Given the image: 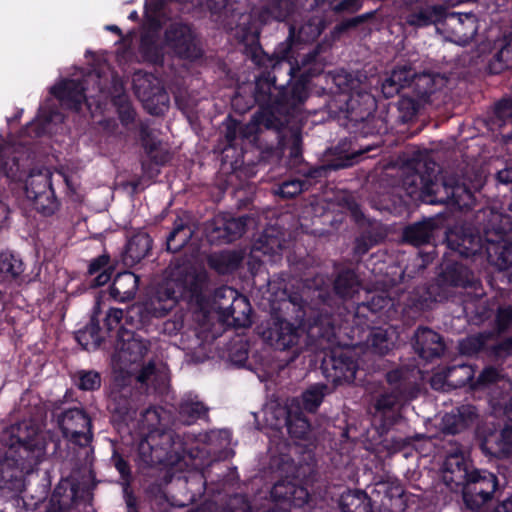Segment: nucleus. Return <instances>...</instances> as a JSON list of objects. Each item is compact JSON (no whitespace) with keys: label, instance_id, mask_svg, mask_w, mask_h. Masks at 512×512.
I'll list each match as a JSON object with an SVG mask.
<instances>
[{"label":"nucleus","instance_id":"60","mask_svg":"<svg viewBox=\"0 0 512 512\" xmlns=\"http://www.w3.org/2000/svg\"><path fill=\"white\" fill-rule=\"evenodd\" d=\"M321 33L319 24L315 21H308L305 25L298 29V40L301 42H309L317 38Z\"/></svg>","mask_w":512,"mask_h":512},{"label":"nucleus","instance_id":"46","mask_svg":"<svg viewBox=\"0 0 512 512\" xmlns=\"http://www.w3.org/2000/svg\"><path fill=\"white\" fill-rule=\"evenodd\" d=\"M425 105L418 97L412 95H403L398 101L399 119L406 123L410 121L418 112L421 106Z\"/></svg>","mask_w":512,"mask_h":512},{"label":"nucleus","instance_id":"35","mask_svg":"<svg viewBox=\"0 0 512 512\" xmlns=\"http://www.w3.org/2000/svg\"><path fill=\"white\" fill-rule=\"evenodd\" d=\"M401 399L402 393L398 388L390 393L382 394L374 405L375 417L387 419L388 425L394 424L398 416L395 412L400 405Z\"/></svg>","mask_w":512,"mask_h":512},{"label":"nucleus","instance_id":"9","mask_svg":"<svg viewBox=\"0 0 512 512\" xmlns=\"http://www.w3.org/2000/svg\"><path fill=\"white\" fill-rule=\"evenodd\" d=\"M347 106L350 120L361 125L362 134H379L387 129L384 119L372 114L375 101L369 93L352 95Z\"/></svg>","mask_w":512,"mask_h":512},{"label":"nucleus","instance_id":"32","mask_svg":"<svg viewBox=\"0 0 512 512\" xmlns=\"http://www.w3.org/2000/svg\"><path fill=\"white\" fill-rule=\"evenodd\" d=\"M152 248V239L143 231L134 234L126 245L124 261L127 265H135L144 259Z\"/></svg>","mask_w":512,"mask_h":512},{"label":"nucleus","instance_id":"27","mask_svg":"<svg viewBox=\"0 0 512 512\" xmlns=\"http://www.w3.org/2000/svg\"><path fill=\"white\" fill-rule=\"evenodd\" d=\"M85 88L83 84L75 80H65L51 89L61 104L67 108L79 110L81 104L85 102Z\"/></svg>","mask_w":512,"mask_h":512},{"label":"nucleus","instance_id":"8","mask_svg":"<svg viewBox=\"0 0 512 512\" xmlns=\"http://www.w3.org/2000/svg\"><path fill=\"white\" fill-rule=\"evenodd\" d=\"M133 88L145 109L152 115H160L168 108L169 96L161 81L153 74L138 71L133 76Z\"/></svg>","mask_w":512,"mask_h":512},{"label":"nucleus","instance_id":"53","mask_svg":"<svg viewBox=\"0 0 512 512\" xmlns=\"http://www.w3.org/2000/svg\"><path fill=\"white\" fill-rule=\"evenodd\" d=\"M142 428L147 429L148 433L153 430H161L160 426L162 425V419L159 409L157 408H148L142 414L141 418Z\"/></svg>","mask_w":512,"mask_h":512},{"label":"nucleus","instance_id":"48","mask_svg":"<svg viewBox=\"0 0 512 512\" xmlns=\"http://www.w3.org/2000/svg\"><path fill=\"white\" fill-rule=\"evenodd\" d=\"M328 387L325 384H315L308 388L302 395L304 408L314 412L327 394Z\"/></svg>","mask_w":512,"mask_h":512},{"label":"nucleus","instance_id":"7","mask_svg":"<svg viewBox=\"0 0 512 512\" xmlns=\"http://www.w3.org/2000/svg\"><path fill=\"white\" fill-rule=\"evenodd\" d=\"M16 437L19 442V465L22 471L29 472L43 458L46 448L45 434L38 424L23 421L17 427Z\"/></svg>","mask_w":512,"mask_h":512},{"label":"nucleus","instance_id":"21","mask_svg":"<svg viewBox=\"0 0 512 512\" xmlns=\"http://www.w3.org/2000/svg\"><path fill=\"white\" fill-rule=\"evenodd\" d=\"M447 83L448 79L445 75L435 72H424L417 74L413 80L412 93L425 104L433 103L444 88H446Z\"/></svg>","mask_w":512,"mask_h":512},{"label":"nucleus","instance_id":"28","mask_svg":"<svg viewBox=\"0 0 512 512\" xmlns=\"http://www.w3.org/2000/svg\"><path fill=\"white\" fill-rule=\"evenodd\" d=\"M446 9L442 5H425L411 9L405 21L413 27H424L431 24L441 25Z\"/></svg>","mask_w":512,"mask_h":512},{"label":"nucleus","instance_id":"49","mask_svg":"<svg viewBox=\"0 0 512 512\" xmlns=\"http://www.w3.org/2000/svg\"><path fill=\"white\" fill-rule=\"evenodd\" d=\"M208 408L198 401H184L180 405V415L187 424L206 416Z\"/></svg>","mask_w":512,"mask_h":512},{"label":"nucleus","instance_id":"18","mask_svg":"<svg viewBox=\"0 0 512 512\" xmlns=\"http://www.w3.org/2000/svg\"><path fill=\"white\" fill-rule=\"evenodd\" d=\"M446 241L451 250L464 257L476 255L484 247L480 235L467 225L452 227L446 234Z\"/></svg>","mask_w":512,"mask_h":512},{"label":"nucleus","instance_id":"52","mask_svg":"<svg viewBox=\"0 0 512 512\" xmlns=\"http://www.w3.org/2000/svg\"><path fill=\"white\" fill-rule=\"evenodd\" d=\"M385 237V233L376 232L375 235H372L370 232L365 233L358 237L355 241L354 252L355 254L362 256L376 243L382 240Z\"/></svg>","mask_w":512,"mask_h":512},{"label":"nucleus","instance_id":"56","mask_svg":"<svg viewBox=\"0 0 512 512\" xmlns=\"http://www.w3.org/2000/svg\"><path fill=\"white\" fill-rule=\"evenodd\" d=\"M304 190V182L294 179L283 182L276 191L283 198H292Z\"/></svg>","mask_w":512,"mask_h":512},{"label":"nucleus","instance_id":"39","mask_svg":"<svg viewBox=\"0 0 512 512\" xmlns=\"http://www.w3.org/2000/svg\"><path fill=\"white\" fill-rule=\"evenodd\" d=\"M435 228L436 224L433 219L425 220L406 228L404 238L412 245L420 246L430 242Z\"/></svg>","mask_w":512,"mask_h":512},{"label":"nucleus","instance_id":"3","mask_svg":"<svg viewBox=\"0 0 512 512\" xmlns=\"http://www.w3.org/2000/svg\"><path fill=\"white\" fill-rule=\"evenodd\" d=\"M425 167L429 176V183L424 201L429 204H447L459 209L470 208L474 204V190L479 185L468 186L465 181L454 175L439 176V168L433 161H426Z\"/></svg>","mask_w":512,"mask_h":512},{"label":"nucleus","instance_id":"5","mask_svg":"<svg viewBox=\"0 0 512 512\" xmlns=\"http://www.w3.org/2000/svg\"><path fill=\"white\" fill-rule=\"evenodd\" d=\"M184 454L181 439L171 431L153 430L138 445V463L143 468L176 465Z\"/></svg>","mask_w":512,"mask_h":512},{"label":"nucleus","instance_id":"1","mask_svg":"<svg viewBox=\"0 0 512 512\" xmlns=\"http://www.w3.org/2000/svg\"><path fill=\"white\" fill-rule=\"evenodd\" d=\"M205 280L203 270L190 261L176 259L167 268L166 283L142 303L140 311L152 317H163L175 307L180 295L199 293Z\"/></svg>","mask_w":512,"mask_h":512},{"label":"nucleus","instance_id":"61","mask_svg":"<svg viewBox=\"0 0 512 512\" xmlns=\"http://www.w3.org/2000/svg\"><path fill=\"white\" fill-rule=\"evenodd\" d=\"M371 345L377 353L383 355L389 351L391 343L384 331L377 330L371 335Z\"/></svg>","mask_w":512,"mask_h":512},{"label":"nucleus","instance_id":"29","mask_svg":"<svg viewBox=\"0 0 512 512\" xmlns=\"http://www.w3.org/2000/svg\"><path fill=\"white\" fill-rule=\"evenodd\" d=\"M481 449L484 453L498 458L512 456V427H505L499 434L485 438Z\"/></svg>","mask_w":512,"mask_h":512},{"label":"nucleus","instance_id":"45","mask_svg":"<svg viewBox=\"0 0 512 512\" xmlns=\"http://www.w3.org/2000/svg\"><path fill=\"white\" fill-rule=\"evenodd\" d=\"M14 152V147L0 136V170L8 177H15L18 171V160Z\"/></svg>","mask_w":512,"mask_h":512},{"label":"nucleus","instance_id":"10","mask_svg":"<svg viewBox=\"0 0 512 512\" xmlns=\"http://www.w3.org/2000/svg\"><path fill=\"white\" fill-rule=\"evenodd\" d=\"M497 488L494 474L478 470L471 471L463 486V500L467 508L476 510L491 499Z\"/></svg>","mask_w":512,"mask_h":512},{"label":"nucleus","instance_id":"25","mask_svg":"<svg viewBox=\"0 0 512 512\" xmlns=\"http://www.w3.org/2000/svg\"><path fill=\"white\" fill-rule=\"evenodd\" d=\"M376 493L380 497L377 512H404L406 499L404 489L399 483H379Z\"/></svg>","mask_w":512,"mask_h":512},{"label":"nucleus","instance_id":"24","mask_svg":"<svg viewBox=\"0 0 512 512\" xmlns=\"http://www.w3.org/2000/svg\"><path fill=\"white\" fill-rule=\"evenodd\" d=\"M441 474L443 482L451 490L464 486L470 477V472L463 454L453 453L448 455L443 463Z\"/></svg>","mask_w":512,"mask_h":512},{"label":"nucleus","instance_id":"40","mask_svg":"<svg viewBox=\"0 0 512 512\" xmlns=\"http://www.w3.org/2000/svg\"><path fill=\"white\" fill-rule=\"evenodd\" d=\"M344 512H373L371 499L363 491H349L341 496Z\"/></svg>","mask_w":512,"mask_h":512},{"label":"nucleus","instance_id":"55","mask_svg":"<svg viewBox=\"0 0 512 512\" xmlns=\"http://www.w3.org/2000/svg\"><path fill=\"white\" fill-rule=\"evenodd\" d=\"M336 13H354L360 9L363 0H325Z\"/></svg>","mask_w":512,"mask_h":512},{"label":"nucleus","instance_id":"23","mask_svg":"<svg viewBox=\"0 0 512 512\" xmlns=\"http://www.w3.org/2000/svg\"><path fill=\"white\" fill-rule=\"evenodd\" d=\"M79 486L70 479L61 480L45 506L47 512H70L78 501Z\"/></svg>","mask_w":512,"mask_h":512},{"label":"nucleus","instance_id":"58","mask_svg":"<svg viewBox=\"0 0 512 512\" xmlns=\"http://www.w3.org/2000/svg\"><path fill=\"white\" fill-rule=\"evenodd\" d=\"M250 505L242 495L231 496L220 512H249Z\"/></svg>","mask_w":512,"mask_h":512},{"label":"nucleus","instance_id":"59","mask_svg":"<svg viewBox=\"0 0 512 512\" xmlns=\"http://www.w3.org/2000/svg\"><path fill=\"white\" fill-rule=\"evenodd\" d=\"M485 338L483 335H473L464 339L460 343V350L463 354H473L483 348Z\"/></svg>","mask_w":512,"mask_h":512},{"label":"nucleus","instance_id":"62","mask_svg":"<svg viewBox=\"0 0 512 512\" xmlns=\"http://www.w3.org/2000/svg\"><path fill=\"white\" fill-rule=\"evenodd\" d=\"M155 371V365L152 362H149L147 365H142V362L139 363L138 371L133 374H121L128 381L130 378L134 377L137 381L141 383H145Z\"/></svg>","mask_w":512,"mask_h":512},{"label":"nucleus","instance_id":"15","mask_svg":"<svg viewBox=\"0 0 512 512\" xmlns=\"http://www.w3.org/2000/svg\"><path fill=\"white\" fill-rule=\"evenodd\" d=\"M246 220V217L233 218L226 214H219L208 223L207 237L211 243H230L243 235Z\"/></svg>","mask_w":512,"mask_h":512},{"label":"nucleus","instance_id":"41","mask_svg":"<svg viewBox=\"0 0 512 512\" xmlns=\"http://www.w3.org/2000/svg\"><path fill=\"white\" fill-rule=\"evenodd\" d=\"M241 261L242 256L235 251H222L220 253H215L208 259L209 265L221 274L235 270Z\"/></svg>","mask_w":512,"mask_h":512},{"label":"nucleus","instance_id":"63","mask_svg":"<svg viewBox=\"0 0 512 512\" xmlns=\"http://www.w3.org/2000/svg\"><path fill=\"white\" fill-rule=\"evenodd\" d=\"M141 50L143 51L146 58L153 63H158L162 60L161 49H159L157 46L151 45L147 36L142 37Z\"/></svg>","mask_w":512,"mask_h":512},{"label":"nucleus","instance_id":"36","mask_svg":"<svg viewBox=\"0 0 512 512\" xmlns=\"http://www.w3.org/2000/svg\"><path fill=\"white\" fill-rule=\"evenodd\" d=\"M193 234L194 230L192 227L183 219L177 218L171 232L167 236V250L173 253L178 252L189 242Z\"/></svg>","mask_w":512,"mask_h":512},{"label":"nucleus","instance_id":"19","mask_svg":"<svg viewBox=\"0 0 512 512\" xmlns=\"http://www.w3.org/2000/svg\"><path fill=\"white\" fill-rule=\"evenodd\" d=\"M271 497L278 506L288 511L303 508L310 499V495L304 486L288 480H282L274 484L271 489Z\"/></svg>","mask_w":512,"mask_h":512},{"label":"nucleus","instance_id":"64","mask_svg":"<svg viewBox=\"0 0 512 512\" xmlns=\"http://www.w3.org/2000/svg\"><path fill=\"white\" fill-rule=\"evenodd\" d=\"M117 105L121 122L125 125L131 123L135 116V112L131 104L125 98H119Z\"/></svg>","mask_w":512,"mask_h":512},{"label":"nucleus","instance_id":"34","mask_svg":"<svg viewBox=\"0 0 512 512\" xmlns=\"http://www.w3.org/2000/svg\"><path fill=\"white\" fill-rule=\"evenodd\" d=\"M429 170L425 167L424 163H419L415 171L408 173L403 179V187L407 194L415 199L424 201V194H426L429 183Z\"/></svg>","mask_w":512,"mask_h":512},{"label":"nucleus","instance_id":"4","mask_svg":"<svg viewBox=\"0 0 512 512\" xmlns=\"http://www.w3.org/2000/svg\"><path fill=\"white\" fill-rule=\"evenodd\" d=\"M487 218L484 226L485 250L488 261L499 270H510L512 275V222L510 217L488 209L482 211Z\"/></svg>","mask_w":512,"mask_h":512},{"label":"nucleus","instance_id":"33","mask_svg":"<svg viewBox=\"0 0 512 512\" xmlns=\"http://www.w3.org/2000/svg\"><path fill=\"white\" fill-rule=\"evenodd\" d=\"M53 173L48 168H43L30 173L26 180V196L32 201L53 189Z\"/></svg>","mask_w":512,"mask_h":512},{"label":"nucleus","instance_id":"30","mask_svg":"<svg viewBox=\"0 0 512 512\" xmlns=\"http://www.w3.org/2000/svg\"><path fill=\"white\" fill-rule=\"evenodd\" d=\"M139 278L130 271L118 273L110 287L111 297L119 302L134 298L138 290Z\"/></svg>","mask_w":512,"mask_h":512},{"label":"nucleus","instance_id":"31","mask_svg":"<svg viewBox=\"0 0 512 512\" xmlns=\"http://www.w3.org/2000/svg\"><path fill=\"white\" fill-rule=\"evenodd\" d=\"M417 74L410 67H398L393 70L391 75L382 83V92L385 97H393L401 89L411 87L413 89V80Z\"/></svg>","mask_w":512,"mask_h":512},{"label":"nucleus","instance_id":"47","mask_svg":"<svg viewBox=\"0 0 512 512\" xmlns=\"http://www.w3.org/2000/svg\"><path fill=\"white\" fill-rule=\"evenodd\" d=\"M286 423L288 432L292 437L304 439L310 432V424L302 413L289 412Z\"/></svg>","mask_w":512,"mask_h":512},{"label":"nucleus","instance_id":"43","mask_svg":"<svg viewBox=\"0 0 512 512\" xmlns=\"http://www.w3.org/2000/svg\"><path fill=\"white\" fill-rule=\"evenodd\" d=\"M207 7L212 13L221 14L223 25L231 30L234 28L236 18L238 20L246 18L244 14L235 13L230 0H207Z\"/></svg>","mask_w":512,"mask_h":512},{"label":"nucleus","instance_id":"54","mask_svg":"<svg viewBox=\"0 0 512 512\" xmlns=\"http://www.w3.org/2000/svg\"><path fill=\"white\" fill-rule=\"evenodd\" d=\"M124 318V311L119 308H111L106 313L105 319H104V325L106 327L107 333L112 332L113 330L117 329V334L120 332L121 329H125L122 325V320Z\"/></svg>","mask_w":512,"mask_h":512},{"label":"nucleus","instance_id":"11","mask_svg":"<svg viewBox=\"0 0 512 512\" xmlns=\"http://www.w3.org/2000/svg\"><path fill=\"white\" fill-rule=\"evenodd\" d=\"M437 30L444 35L446 40L464 46L477 33V19L473 14L447 13L446 11Z\"/></svg>","mask_w":512,"mask_h":512},{"label":"nucleus","instance_id":"20","mask_svg":"<svg viewBox=\"0 0 512 512\" xmlns=\"http://www.w3.org/2000/svg\"><path fill=\"white\" fill-rule=\"evenodd\" d=\"M306 335L303 327L295 326L292 323L277 319L269 330L268 340L271 345L279 350H285L294 346L302 348V344L306 343Z\"/></svg>","mask_w":512,"mask_h":512},{"label":"nucleus","instance_id":"42","mask_svg":"<svg viewBox=\"0 0 512 512\" xmlns=\"http://www.w3.org/2000/svg\"><path fill=\"white\" fill-rule=\"evenodd\" d=\"M359 281L351 270L342 271L334 282L335 293L343 298H352L359 291Z\"/></svg>","mask_w":512,"mask_h":512},{"label":"nucleus","instance_id":"17","mask_svg":"<svg viewBox=\"0 0 512 512\" xmlns=\"http://www.w3.org/2000/svg\"><path fill=\"white\" fill-rule=\"evenodd\" d=\"M166 44L180 57L197 59L202 55L189 26L175 23L165 33Z\"/></svg>","mask_w":512,"mask_h":512},{"label":"nucleus","instance_id":"13","mask_svg":"<svg viewBox=\"0 0 512 512\" xmlns=\"http://www.w3.org/2000/svg\"><path fill=\"white\" fill-rule=\"evenodd\" d=\"M59 424L63 435L79 446H87L92 441L91 419L83 410L73 408L63 412Z\"/></svg>","mask_w":512,"mask_h":512},{"label":"nucleus","instance_id":"2","mask_svg":"<svg viewBox=\"0 0 512 512\" xmlns=\"http://www.w3.org/2000/svg\"><path fill=\"white\" fill-rule=\"evenodd\" d=\"M299 68H295L292 62L284 57L272 66V71L266 77H260L256 81L255 100L272 114H289L304 102L307 93L303 84H295L289 91H285L284 83H277L281 72L287 75L286 83L290 82Z\"/></svg>","mask_w":512,"mask_h":512},{"label":"nucleus","instance_id":"12","mask_svg":"<svg viewBox=\"0 0 512 512\" xmlns=\"http://www.w3.org/2000/svg\"><path fill=\"white\" fill-rule=\"evenodd\" d=\"M219 297L226 298L227 302L220 301L219 313L224 320L236 327H246L251 324V307L248 300L230 287L219 288Z\"/></svg>","mask_w":512,"mask_h":512},{"label":"nucleus","instance_id":"50","mask_svg":"<svg viewBox=\"0 0 512 512\" xmlns=\"http://www.w3.org/2000/svg\"><path fill=\"white\" fill-rule=\"evenodd\" d=\"M34 208L45 216L54 214L59 208V202L55 197L54 191H48L46 194L41 195L39 198L31 201Z\"/></svg>","mask_w":512,"mask_h":512},{"label":"nucleus","instance_id":"38","mask_svg":"<svg viewBox=\"0 0 512 512\" xmlns=\"http://www.w3.org/2000/svg\"><path fill=\"white\" fill-rule=\"evenodd\" d=\"M496 48L497 51L489 62V70L493 74L512 67V35L501 40Z\"/></svg>","mask_w":512,"mask_h":512},{"label":"nucleus","instance_id":"14","mask_svg":"<svg viewBox=\"0 0 512 512\" xmlns=\"http://www.w3.org/2000/svg\"><path fill=\"white\" fill-rule=\"evenodd\" d=\"M133 388L128 380L118 374L111 385L108 408L123 421L133 419L136 413V406L132 399Z\"/></svg>","mask_w":512,"mask_h":512},{"label":"nucleus","instance_id":"44","mask_svg":"<svg viewBox=\"0 0 512 512\" xmlns=\"http://www.w3.org/2000/svg\"><path fill=\"white\" fill-rule=\"evenodd\" d=\"M96 314L97 311L94 312L91 323L77 334L78 342L86 350L98 348L104 339V335L101 333L98 323L95 322Z\"/></svg>","mask_w":512,"mask_h":512},{"label":"nucleus","instance_id":"16","mask_svg":"<svg viewBox=\"0 0 512 512\" xmlns=\"http://www.w3.org/2000/svg\"><path fill=\"white\" fill-rule=\"evenodd\" d=\"M326 378L335 384L351 383L355 379L357 364L348 351H335L323 361Z\"/></svg>","mask_w":512,"mask_h":512},{"label":"nucleus","instance_id":"6","mask_svg":"<svg viewBox=\"0 0 512 512\" xmlns=\"http://www.w3.org/2000/svg\"><path fill=\"white\" fill-rule=\"evenodd\" d=\"M116 337V354L113 360L115 372L118 374L136 373L139 363L149 351L150 342L128 329H121Z\"/></svg>","mask_w":512,"mask_h":512},{"label":"nucleus","instance_id":"26","mask_svg":"<svg viewBox=\"0 0 512 512\" xmlns=\"http://www.w3.org/2000/svg\"><path fill=\"white\" fill-rule=\"evenodd\" d=\"M476 416L475 407L462 405L443 416L441 429L446 434L460 433L474 422Z\"/></svg>","mask_w":512,"mask_h":512},{"label":"nucleus","instance_id":"37","mask_svg":"<svg viewBox=\"0 0 512 512\" xmlns=\"http://www.w3.org/2000/svg\"><path fill=\"white\" fill-rule=\"evenodd\" d=\"M256 13L263 24L272 20L282 21L290 13V2L289 0H268Z\"/></svg>","mask_w":512,"mask_h":512},{"label":"nucleus","instance_id":"22","mask_svg":"<svg viewBox=\"0 0 512 512\" xmlns=\"http://www.w3.org/2000/svg\"><path fill=\"white\" fill-rule=\"evenodd\" d=\"M413 348L424 360L439 358L445 350L442 337L428 327H419L414 333Z\"/></svg>","mask_w":512,"mask_h":512},{"label":"nucleus","instance_id":"51","mask_svg":"<svg viewBox=\"0 0 512 512\" xmlns=\"http://www.w3.org/2000/svg\"><path fill=\"white\" fill-rule=\"evenodd\" d=\"M22 272L21 260L10 253H0V273L16 277Z\"/></svg>","mask_w":512,"mask_h":512},{"label":"nucleus","instance_id":"57","mask_svg":"<svg viewBox=\"0 0 512 512\" xmlns=\"http://www.w3.org/2000/svg\"><path fill=\"white\" fill-rule=\"evenodd\" d=\"M101 378L97 372H79V388L82 390H95L100 387Z\"/></svg>","mask_w":512,"mask_h":512}]
</instances>
